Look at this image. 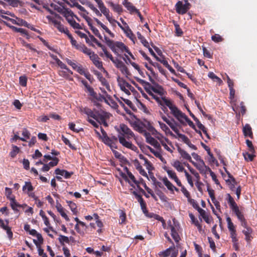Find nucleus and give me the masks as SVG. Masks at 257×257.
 Segmentation results:
<instances>
[{
	"label": "nucleus",
	"mask_w": 257,
	"mask_h": 257,
	"mask_svg": "<svg viewBox=\"0 0 257 257\" xmlns=\"http://www.w3.org/2000/svg\"><path fill=\"white\" fill-rule=\"evenodd\" d=\"M153 92L154 93H157L160 96H163L164 94V90L163 88L159 85L156 87H153Z\"/></svg>",
	"instance_id": "obj_43"
},
{
	"label": "nucleus",
	"mask_w": 257,
	"mask_h": 257,
	"mask_svg": "<svg viewBox=\"0 0 257 257\" xmlns=\"http://www.w3.org/2000/svg\"><path fill=\"white\" fill-rule=\"evenodd\" d=\"M20 149L16 146H12V150L10 153V155L12 158H15L19 153Z\"/></svg>",
	"instance_id": "obj_51"
},
{
	"label": "nucleus",
	"mask_w": 257,
	"mask_h": 257,
	"mask_svg": "<svg viewBox=\"0 0 257 257\" xmlns=\"http://www.w3.org/2000/svg\"><path fill=\"white\" fill-rule=\"evenodd\" d=\"M99 81L101 83V84L104 86L106 88V89L108 91L110 92L111 89L109 86V84L107 81L106 80V79L104 77H103L102 76H99L98 77Z\"/></svg>",
	"instance_id": "obj_38"
},
{
	"label": "nucleus",
	"mask_w": 257,
	"mask_h": 257,
	"mask_svg": "<svg viewBox=\"0 0 257 257\" xmlns=\"http://www.w3.org/2000/svg\"><path fill=\"white\" fill-rule=\"evenodd\" d=\"M242 232L245 236V240L247 242H249L252 238L250 235L251 229L249 228H246V229L243 230Z\"/></svg>",
	"instance_id": "obj_46"
},
{
	"label": "nucleus",
	"mask_w": 257,
	"mask_h": 257,
	"mask_svg": "<svg viewBox=\"0 0 257 257\" xmlns=\"http://www.w3.org/2000/svg\"><path fill=\"white\" fill-rule=\"evenodd\" d=\"M158 123L160 128L167 135H170L175 138H177L175 135L171 131L170 129L166 124L161 121H158Z\"/></svg>",
	"instance_id": "obj_24"
},
{
	"label": "nucleus",
	"mask_w": 257,
	"mask_h": 257,
	"mask_svg": "<svg viewBox=\"0 0 257 257\" xmlns=\"http://www.w3.org/2000/svg\"><path fill=\"white\" fill-rule=\"evenodd\" d=\"M77 49L82 52L85 54L89 56V57L94 53L90 49L87 48L84 45L80 44V46H77Z\"/></svg>",
	"instance_id": "obj_27"
},
{
	"label": "nucleus",
	"mask_w": 257,
	"mask_h": 257,
	"mask_svg": "<svg viewBox=\"0 0 257 257\" xmlns=\"http://www.w3.org/2000/svg\"><path fill=\"white\" fill-rule=\"evenodd\" d=\"M198 211L200 213V215L204 219V220L205 221V222H207V223H209L210 222L209 218L208 215L206 213L205 211L203 209L201 208L199 209V210Z\"/></svg>",
	"instance_id": "obj_44"
},
{
	"label": "nucleus",
	"mask_w": 257,
	"mask_h": 257,
	"mask_svg": "<svg viewBox=\"0 0 257 257\" xmlns=\"http://www.w3.org/2000/svg\"><path fill=\"white\" fill-rule=\"evenodd\" d=\"M4 23L8 27H9L13 31L20 33L22 35L25 36L27 39L30 38V36L27 33V31L24 29L17 28L13 26H11L9 23L4 22Z\"/></svg>",
	"instance_id": "obj_17"
},
{
	"label": "nucleus",
	"mask_w": 257,
	"mask_h": 257,
	"mask_svg": "<svg viewBox=\"0 0 257 257\" xmlns=\"http://www.w3.org/2000/svg\"><path fill=\"white\" fill-rule=\"evenodd\" d=\"M194 120L196 121L197 126L204 133L207 138H209V136L207 133L206 127L199 121L197 118H194Z\"/></svg>",
	"instance_id": "obj_40"
},
{
	"label": "nucleus",
	"mask_w": 257,
	"mask_h": 257,
	"mask_svg": "<svg viewBox=\"0 0 257 257\" xmlns=\"http://www.w3.org/2000/svg\"><path fill=\"white\" fill-rule=\"evenodd\" d=\"M228 203L232 211L235 214L238 219L241 222V225L245 227L246 224L243 215L237 204L234 201L233 198L229 194H228Z\"/></svg>",
	"instance_id": "obj_5"
},
{
	"label": "nucleus",
	"mask_w": 257,
	"mask_h": 257,
	"mask_svg": "<svg viewBox=\"0 0 257 257\" xmlns=\"http://www.w3.org/2000/svg\"><path fill=\"white\" fill-rule=\"evenodd\" d=\"M89 58L96 67L101 70H104L102 66V62L100 61L99 58L96 54L93 53Z\"/></svg>",
	"instance_id": "obj_16"
},
{
	"label": "nucleus",
	"mask_w": 257,
	"mask_h": 257,
	"mask_svg": "<svg viewBox=\"0 0 257 257\" xmlns=\"http://www.w3.org/2000/svg\"><path fill=\"white\" fill-rule=\"evenodd\" d=\"M34 189L33 187L30 182H25V185L23 187V190L24 191L31 192Z\"/></svg>",
	"instance_id": "obj_47"
},
{
	"label": "nucleus",
	"mask_w": 257,
	"mask_h": 257,
	"mask_svg": "<svg viewBox=\"0 0 257 257\" xmlns=\"http://www.w3.org/2000/svg\"><path fill=\"white\" fill-rule=\"evenodd\" d=\"M104 39L106 44L115 54L118 55L119 53L125 52L126 55H129L132 58L135 59L133 55L123 43L120 42H114L106 37H104Z\"/></svg>",
	"instance_id": "obj_4"
},
{
	"label": "nucleus",
	"mask_w": 257,
	"mask_h": 257,
	"mask_svg": "<svg viewBox=\"0 0 257 257\" xmlns=\"http://www.w3.org/2000/svg\"><path fill=\"white\" fill-rule=\"evenodd\" d=\"M16 25L26 27L28 26V23L23 19L16 17Z\"/></svg>",
	"instance_id": "obj_64"
},
{
	"label": "nucleus",
	"mask_w": 257,
	"mask_h": 257,
	"mask_svg": "<svg viewBox=\"0 0 257 257\" xmlns=\"http://www.w3.org/2000/svg\"><path fill=\"white\" fill-rule=\"evenodd\" d=\"M58 240L59 242L61 244H63L64 243H69V239L67 236L60 235L59 236Z\"/></svg>",
	"instance_id": "obj_62"
},
{
	"label": "nucleus",
	"mask_w": 257,
	"mask_h": 257,
	"mask_svg": "<svg viewBox=\"0 0 257 257\" xmlns=\"http://www.w3.org/2000/svg\"><path fill=\"white\" fill-rule=\"evenodd\" d=\"M144 165L146 167L149 174H150V172H151V171L154 169L152 164L148 160H145Z\"/></svg>",
	"instance_id": "obj_50"
},
{
	"label": "nucleus",
	"mask_w": 257,
	"mask_h": 257,
	"mask_svg": "<svg viewBox=\"0 0 257 257\" xmlns=\"http://www.w3.org/2000/svg\"><path fill=\"white\" fill-rule=\"evenodd\" d=\"M188 201L190 203V204L192 205L193 208H194L195 209H196L197 211L199 210V209H201V208L199 207L198 203L196 202V201L193 199L189 198L188 200Z\"/></svg>",
	"instance_id": "obj_59"
},
{
	"label": "nucleus",
	"mask_w": 257,
	"mask_h": 257,
	"mask_svg": "<svg viewBox=\"0 0 257 257\" xmlns=\"http://www.w3.org/2000/svg\"><path fill=\"white\" fill-rule=\"evenodd\" d=\"M144 136L145 137L147 143L150 144V145L152 143L153 141L155 139V138L152 137L151 136V135L149 133H148V132L145 133L144 135Z\"/></svg>",
	"instance_id": "obj_61"
},
{
	"label": "nucleus",
	"mask_w": 257,
	"mask_h": 257,
	"mask_svg": "<svg viewBox=\"0 0 257 257\" xmlns=\"http://www.w3.org/2000/svg\"><path fill=\"white\" fill-rule=\"evenodd\" d=\"M74 220L77 222L75 226V230L78 233L80 234H83L84 231L79 228V225L81 226L82 227H86L85 223L82 221H80L77 217H75Z\"/></svg>",
	"instance_id": "obj_26"
},
{
	"label": "nucleus",
	"mask_w": 257,
	"mask_h": 257,
	"mask_svg": "<svg viewBox=\"0 0 257 257\" xmlns=\"http://www.w3.org/2000/svg\"><path fill=\"white\" fill-rule=\"evenodd\" d=\"M146 149L154 155L155 157L159 159L163 163L166 164V160L163 156V150L161 147L152 148L150 146H146Z\"/></svg>",
	"instance_id": "obj_10"
},
{
	"label": "nucleus",
	"mask_w": 257,
	"mask_h": 257,
	"mask_svg": "<svg viewBox=\"0 0 257 257\" xmlns=\"http://www.w3.org/2000/svg\"><path fill=\"white\" fill-rule=\"evenodd\" d=\"M117 80L120 89L126 94L129 95L131 94V91L133 92L135 90L134 87L123 78L118 77Z\"/></svg>",
	"instance_id": "obj_9"
},
{
	"label": "nucleus",
	"mask_w": 257,
	"mask_h": 257,
	"mask_svg": "<svg viewBox=\"0 0 257 257\" xmlns=\"http://www.w3.org/2000/svg\"><path fill=\"white\" fill-rule=\"evenodd\" d=\"M162 118L169 125L173 131H177V126L178 125V123L173 118L169 119L164 115H162Z\"/></svg>",
	"instance_id": "obj_18"
},
{
	"label": "nucleus",
	"mask_w": 257,
	"mask_h": 257,
	"mask_svg": "<svg viewBox=\"0 0 257 257\" xmlns=\"http://www.w3.org/2000/svg\"><path fill=\"white\" fill-rule=\"evenodd\" d=\"M172 166L178 172H184L186 170L182 163L178 160H175L172 163Z\"/></svg>",
	"instance_id": "obj_22"
},
{
	"label": "nucleus",
	"mask_w": 257,
	"mask_h": 257,
	"mask_svg": "<svg viewBox=\"0 0 257 257\" xmlns=\"http://www.w3.org/2000/svg\"><path fill=\"white\" fill-rule=\"evenodd\" d=\"M56 62L57 65L61 68L64 70H66L67 72L70 73L71 74H72V72L67 67V66L63 63L61 60L58 59V58L56 59Z\"/></svg>",
	"instance_id": "obj_42"
},
{
	"label": "nucleus",
	"mask_w": 257,
	"mask_h": 257,
	"mask_svg": "<svg viewBox=\"0 0 257 257\" xmlns=\"http://www.w3.org/2000/svg\"><path fill=\"white\" fill-rule=\"evenodd\" d=\"M162 181L163 184L167 188L168 190L171 191H179V189L176 188L168 179L167 177H165L162 179Z\"/></svg>",
	"instance_id": "obj_19"
},
{
	"label": "nucleus",
	"mask_w": 257,
	"mask_h": 257,
	"mask_svg": "<svg viewBox=\"0 0 257 257\" xmlns=\"http://www.w3.org/2000/svg\"><path fill=\"white\" fill-rule=\"evenodd\" d=\"M122 4L131 13H135V11H137L135 7L132 3L128 2L127 0H124Z\"/></svg>",
	"instance_id": "obj_36"
},
{
	"label": "nucleus",
	"mask_w": 257,
	"mask_h": 257,
	"mask_svg": "<svg viewBox=\"0 0 257 257\" xmlns=\"http://www.w3.org/2000/svg\"><path fill=\"white\" fill-rule=\"evenodd\" d=\"M45 8L51 14V15L46 16L47 19L49 21V23H52L59 32L66 34L70 40L71 45L75 47L77 49V46H80V44H77L76 41L73 39L68 28L64 26L62 24H61V22L59 21L58 19H60V17L58 15L54 13L49 9L46 8Z\"/></svg>",
	"instance_id": "obj_2"
},
{
	"label": "nucleus",
	"mask_w": 257,
	"mask_h": 257,
	"mask_svg": "<svg viewBox=\"0 0 257 257\" xmlns=\"http://www.w3.org/2000/svg\"><path fill=\"white\" fill-rule=\"evenodd\" d=\"M93 216L94 219L96 220V223L97 226L99 228H102L103 226V223L99 219L98 215L97 214L94 213L93 214Z\"/></svg>",
	"instance_id": "obj_63"
},
{
	"label": "nucleus",
	"mask_w": 257,
	"mask_h": 257,
	"mask_svg": "<svg viewBox=\"0 0 257 257\" xmlns=\"http://www.w3.org/2000/svg\"><path fill=\"white\" fill-rule=\"evenodd\" d=\"M165 102L166 106L170 110L171 114L178 120L180 124L184 126L188 124L192 128L195 127L193 122L186 114L180 110L171 100L170 101H166Z\"/></svg>",
	"instance_id": "obj_3"
},
{
	"label": "nucleus",
	"mask_w": 257,
	"mask_h": 257,
	"mask_svg": "<svg viewBox=\"0 0 257 257\" xmlns=\"http://www.w3.org/2000/svg\"><path fill=\"white\" fill-rule=\"evenodd\" d=\"M144 83L145 89L146 91L149 94H152L153 92V87L151 86V85L148 83L146 82L143 81Z\"/></svg>",
	"instance_id": "obj_53"
},
{
	"label": "nucleus",
	"mask_w": 257,
	"mask_h": 257,
	"mask_svg": "<svg viewBox=\"0 0 257 257\" xmlns=\"http://www.w3.org/2000/svg\"><path fill=\"white\" fill-rule=\"evenodd\" d=\"M103 100L112 108H116L117 107V103L112 99L110 95L105 97Z\"/></svg>",
	"instance_id": "obj_32"
},
{
	"label": "nucleus",
	"mask_w": 257,
	"mask_h": 257,
	"mask_svg": "<svg viewBox=\"0 0 257 257\" xmlns=\"http://www.w3.org/2000/svg\"><path fill=\"white\" fill-rule=\"evenodd\" d=\"M164 171L167 173L168 177L173 180L178 186H182V183L178 178L176 172L170 168L165 166L163 167Z\"/></svg>",
	"instance_id": "obj_14"
},
{
	"label": "nucleus",
	"mask_w": 257,
	"mask_h": 257,
	"mask_svg": "<svg viewBox=\"0 0 257 257\" xmlns=\"http://www.w3.org/2000/svg\"><path fill=\"white\" fill-rule=\"evenodd\" d=\"M119 69L120 70L121 73L126 76H127L130 74L127 67L125 66L124 64L122 65Z\"/></svg>",
	"instance_id": "obj_60"
},
{
	"label": "nucleus",
	"mask_w": 257,
	"mask_h": 257,
	"mask_svg": "<svg viewBox=\"0 0 257 257\" xmlns=\"http://www.w3.org/2000/svg\"><path fill=\"white\" fill-rule=\"evenodd\" d=\"M101 133H102V136H101V138L102 139V141L105 143L106 145L109 146V145L111 143V142L113 141L111 140L108 136H107L106 133L105 132V131L102 129L101 128Z\"/></svg>",
	"instance_id": "obj_35"
},
{
	"label": "nucleus",
	"mask_w": 257,
	"mask_h": 257,
	"mask_svg": "<svg viewBox=\"0 0 257 257\" xmlns=\"http://www.w3.org/2000/svg\"><path fill=\"white\" fill-rule=\"evenodd\" d=\"M170 228L171 231V235L175 241L178 242L180 240V237L178 235L177 231L178 230V225L175 226L170 225Z\"/></svg>",
	"instance_id": "obj_23"
},
{
	"label": "nucleus",
	"mask_w": 257,
	"mask_h": 257,
	"mask_svg": "<svg viewBox=\"0 0 257 257\" xmlns=\"http://www.w3.org/2000/svg\"><path fill=\"white\" fill-rule=\"evenodd\" d=\"M243 133L245 137L252 138V129L249 124H246L243 126Z\"/></svg>",
	"instance_id": "obj_29"
},
{
	"label": "nucleus",
	"mask_w": 257,
	"mask_h": 257,
	"mask_svg": "<svg viewBox=\"0 0 257 257\" xmlns=\"http://www.w3.org/2000/svg\"><path fill=\"white\" fill-rule=\"evenodd\" d=\"M208 76L213 80L214 81L217 82L219 85H221L222 84V80L217 76L213 72H210L208 74Z\"/></svg>",
	"instance_id": "obj_39"
},
{
	"label": "nucleus",
	"mask_w": 257,
	"mask_h": 257,
	"mask_svg": "<svg viewBox=\"0 0 257 257\" xmlns=\"http://www.w3.org/2000/svg\"><path fill=\"white\" fill-rule=\"evenodd\" d=\"M184 173L185 176V177L186 178L187 182L188 183V184L190 185V186L191 187H193L194 186V183H193V181L192 177L191 176V175H190L187 172L186 170Z\"/></svg>",
	"instance_id": "obj_52"
},
{
	"label": "nucleus",
	"mask_w": 257,
	"mask_h": 257,
	"mask_svg": "<svg viewBox=\"0 0 257 257\" xmlns=\"http://www.w3.org/2000/svg\"><path fill=\"white\" fill-rule=\"evenodd\" d=\"M100 10L101 14H103V15L105 16L106 19L110 16L109 10L107 9L105 6L100 8Z\"/></svg>",
	"instance_id": "obj_58"
},
{
	"label": "nucleus",
	"mask_w": 257,
	"mask_h": 257,
	"mask_svg": "<svg viewBox=\"0 0 257 257\" xmlns=\"http://www.w3.org/2000/svg\"><path fill=\"white\" fill-rule=\"evenodd\" d=\"M128 121L134 130L143 135H144L147 132L145 130L144 123L139 119H136L133 120H128Z\"/></svg>",
	"instance_id": "obj_11"
},
{
	"label": "nucleus",
	"mask_w": 257,
	"mask_h": 257,
	"mask_svg": "<svg viewBox=\"0 0 257 257\" xmlns=\"http://www.w3.org/2000/svg\"><path fill=\"white\" fill-rule=\"evenodd\" d=\"M108 4L114 12L119 14L122 12V8L119 5L114 4L112 2H109Z\"/></svg>",
	"instance_id": "obj_41"
},
{
	"label": "nucleus",
	"mask_w": 257,
	"mask_h": 257,
	"mask_svg": "<svg viewBox=\"0 0 257 257\" xmlns=\"http://www.w3.org/2000/svg\"><path fill=\"white\" fill-rule=\"evenodd\" d=\"M81 112L82 113L86 114L88 116V118H89V117H91L95 119L98 122H101L103 123L104 125H107V123L105 122L104 118L101 116H99L97 113L94 112L91 109L85 107L81 109Z\"/></svg>",
	"instance_id": "obj_7"
},
{
	"label": "nucleus",
	"mask_w": 257,
	"mask_h": 257,
	"mask_svg": "<svg viewBox=\"0 0 257 257\" xmlns=\"http://www.w3.org/2000/svg\"><path fill=\"white\" fill-rule=\"evenodd\" d=\"M174 132L176 134V136H175L177 137L176 139L180 140L185 144L188 143L189 139L185 135L179 133L178 125L177 126V131Z\"/></svg>",
	"instance_id": "obj_28"
},
{
	"label": "nucleus",
	"mask_w": 257,
	"mask_h": 257,
	"mask_svg": "<svg viewBox=\"0 0 257 257\" xmlns=\"http://www.w3.org/2000/svg\"><path fill=\"white\" fill-rule=\"evenodd\" d=\"M88 7L97 16L101 17L102 16L101 12L93 5L89 4Z\"/></svg>",
	"instance_id": "obj_55"
},
{
	"label": "nucleus",
	"mask_w": 257,
	"mask_h": 257,
	"mask_svg": "<svg viewBox=\"0 0 257 257\" xmlns=\"http://www.w3.org/2000/svg\"><path fill=\"white\" fill-rule=\"evenodd\" d=\"M123 31L125 33L126 36L128 38H130L133 42L134 43H135V40L136 39V37L134 34L133 33L132 30L130 29V28L124 27V28H123Z\"/></svg>",
	"instance_id": "obj_30"
},
{
	"label": "nucleus",
	"mask_w": 257,
	"mask_h": 257,
	"mask_svg": "<svg viewBox=\"0 0 257 257\" xmlns=\"http://www.w3.org/2000/svg\"><path fill=\"white\" fill-rule=\"evenodd\" d=\"M161 145L163 147L164 149L169 152L171 154L174 152L175 148L172 145V142L167 138L159 139Z\"/></svg>",
	"instance_id": "obj_15"
},
{
	"label": "nucleus",
	"mask_w": 257,
	"mask_h": 257,
	"mask_svg": "<svg viewBox=\"0 0 257 257\" xmlns=\"http://www.w3.org/2000/svg\"><path fill=\"white\" fill-rule=\"evenodd\" d=\"M0 226L7 231L8 235L10 238H12L13 237V232H12L11 228L7 225H5L4 221L0 219Z\"/></svg>",
	"instance_id": "obj_34"
},
{
	"label": "nucleus",
	"mask_w": 257,
	"mask_h": 257,
	"mask_svg": "<svg viewBox=\"0 0 257 257\" xmlns=\"http://www.w3.org/2000/svg\"><path fill=\"white\" fill-rule=\"evenodd\" d=\"M56 208L58 211V212L60 214L61 216L63 217L66 221H69V218L68 216H67V214L65 213V209L62 207L61 204L57 202L56 205Z\"/></svg>",
	"instance_id": "obj_21"
},
{
	"label": "nucleus",
	"mask_w": 257,
	"mask_h": 257,
	"mask_svg": "<svg viewBox=\"0 0 257 257\" xmlns=\"http://www.w3.org/2000/svg\"><path fill=\"white\" fill-rule=\"evenodd\" d=\"M138 39L141 41L142 44L146 47L149 48V44L146 39L143 37L140 32L137 33Z\"/></svg>",
	"instance_id": "obj_45"
},
{
	"label": "nucleus",
	"mask_w": 257,
	"mask_h": 257,
	"mask_svg": "<svg viewBox=\"0 0 257 257\" xmlns=\"http://www.w3.org/2000/svg\"><path fill=\"white\" fill-rule=\"evenodd\" d=\"M171 247L169 248H167L164 251H161L159 253V255L160 257H167L169 256L171 254Z\"/></svg>",
	"instance_id": "obj_57"
},
{
	"label": "nucleus",
	"mask_w": 257,
	"mask_h": 257,
	"mask_svg": "<svg viewBox=\"0 0 257 257\" xmlns=\"http://www.w3.org/2000/svg\"><path fill=\"white\" fill-rule=\"evenodd\" d=\"M190 4L188 2H186L183 4L181 1H179L175 5L177 13L181 15L185 14L190 9Z\"/></svg>",
	"instance_id": "obj_13"
},
{
	"label": "nucleus",
	"mask_w": 257,
	"mask_h": 257,
	"mask_svg": "<svg viewBox=\"0 0 257 257\" xmlns=\"http://www.w3.org/2000/svg\"><path fill=\"white\" fill-rule=\"evenodd\" d=\"M115 129L118 133L119 142L122 146L135 152L138 150L131 141V139L135 138V135L126 125L121 123Z\"/></svg>",
	"instance_id": "obj_1"
},
{
	"label": "nucleus",
	"mask_w": 257,
	"mask_h": 257,
	"mask_svg": "<svg viewBox=\"0 0 257 257\" xmlns=\"http://www.w3.org/2000/svg\"><path fill=\"white\" fill-rule=\"evenodd\" d=\"M226 221L227 223V227H228L229 231H231L232 230H235V227L233 225V223L232 222L231 218L229 217H227L226 218Z\"/></svg>",
	"instance_id": "obj_54"
},
{
	"label": "nucleus",
	"mask_w": 257,
	"mask_h": 257,
	"mask_svg": "<svg viewBox=\"0 0 257 257\" xmlns=\"http://www.w3.org/2000/svg\"><path fill=\"white\" fill-rule=\"evenodd\" d=\"M55 173L56 175L62 176L66 179L70 178L73 174V172H69L65 170H61L58 168L55 170Z\"/></svg>",
	"instance_id": "obj_25"
},
{
	"label": "nucleus",
	"mask_w": 257,
	"mask_h": 257,
	"mask_svg": "<svg viewBox=\"0 0 257 257\" xmlns=\"http://www.w3.org/2000/svg\"><path fill=\"white\" fill-rule=\"evenodd\" d=\"M151 95L153 98L155 99L156 101L161 105L164 106L165 105L166 106V101H170L171 100L170 99H167L166 97H160L158 96H157L156 94H155L154 93L152 92V94H149Z\"/></svg>",
	"instance_id": "obj_20"
},
{
	"label": "nucleus",
	"mask_w": 257,
	"mask_h": 257,
	"mask_svg": "<svg viewBox=\"0 0 257 257\" xmlns=\"http://www.w3.org/2000/svg\"><path fill=\"white\" fill-rule=\"evenodd\" d=\"M10 201H11V202H10L11 206L14 210H16V211L18 210V207H21V208H24L25 207H27L26 204H23V205L19 204L16 202V201L15 200L14 198H10Z\"/></svg>",
	"instance_id": "obj_31"
},
{
	"label": "nucleus",
	"mask_w": 257,
	"mask_h": 257,
	"mask_svg": "<svg viewBox=\"0 0 257 257\" xmlns=\"http://www.w3.org/2000/svg\"><path fill=\"white\" fill-rule=\"evenodd\" d=\"M191 163L202 174L206 175L208 173V171H210V168L205 165V162L202 159L197 162L192 161Z\"/></svg>",
	"instance_id": "obj_12"
},
{
	"label": "nucleus",
	"mask_w": 257,
	"mask_h": 257,
	"mask_svg": "<svg viewBox=\"0 0 257 257\" xmlns=\"http://www.w3.org/2000/svg\"><path fill=\"white\" fill-rule=\"evenodd\" d=\"M178 151L183 159L188 160L190 162H192V160L190 155L186 151L181 149H179Z\"/></svg>",
	"instance_id": "obj_37"
},
{
	"label": "nucleus",
	"mask_w": 257,
	"mask_h": 257,
	"mask_svg": "<svg viewBox=\"0 0 257 257\" xmlns=\"http://www.w3.org/2000/svg\"><path fill=\"white\" fill-rule=\"evenodd\" d=\"M85 87L87 89V92L89 93V95L92 97L93 98L98 100H101L100 98H98V96L97 93L94 92L93 88L87 84L85 85Z\"/></svg>",
	"instance_id": "obj_33"
},
{
	"label": "nucleus",
	"mask_w": 257,
	"mask_h": 257,
	"mask_svg": "<svg viewBox=\"0 0 257 257\" xmlns=\"http://www.w3.org/2000/svg\"><path fill=\"white\" fill-rule=\"evenodd\" d=\"M144 165L146 167L149 174H150V172H151V171L154 169L152 164L148 160H145Z\"/></svg>",
	"instance_id": "obj_49"
},
{
	"label": "nucleus",
	"mask_w": 257,
	"mask_h": 257,
	"mask_svg": "<svg viewBox=\"0 0 257 257\" xmlns=\"http://www.w3.org/2000/svg\"><path fill=\"white\" fill-rule=\"evenodd\" d=\"M67 203L68 204V206H69L72 212L74 214H76L78 211H77V206H76V204L71 201H67Z\"/></svg>",
	"instance_id": "obj_48"
},
{
	"label": "nucleus",
	"mask_w": 257,
	"mask_h": 257,
	"mask_svg": "<svg viewBox=\"0 0 257 257\" xmlns=\"http://www.w3.org/2000/svg\"><path fill=\"white\" fill-rule=\"evenodd\" d=\"M124 169L126 171V174L123 173L118 170L119 175L123 178L126 182H127L131 186H133V184L138 185L139 182L136 180L134 175L128 171L127 167H125Z\"/></svg>",
	"instance_id": "obj_8"
},
{
	"label": "nucleus",
	"mask_w": 257,
	"mask_h": 257,
	"mask_svg": "<svg viewBox=\"0 0 257 257\" xmlns=\"http://www.w3.org/2000/svg\"><path fill=\"white\" fill-rule=\"evenodd\" d=\"M100 89L102 94H100L98 96V98H100L101 99V101H102L103 99H105V97H107V96H109L110 95L108 94L106 90H105L104 88L100 87Z\"/></svg>",
	"instance_id": "obj_56"
},
{
	"label": "nucleus",
	"mask_w": 257,
	"mask_h": 257,
	"mask_svg": "<svg viewBox=\"0 0 257 257\" xmlns=\"http://www.w3.org/2000/svg\"><path fill=\"white\" fill-rule=\"evenodd\" d=\"M62 14L65 18L68 24L75 30H80L82 29V27L81 25L77 23L74 19L75 15L72 12V11L69 9H65Z\"/></svg>",
	"instance_id": "obj_6"
}]
</instances>
